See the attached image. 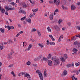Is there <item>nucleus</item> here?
I'll list each match as a JSON object with an SVG mask.
<instances>
[{
  "label": "nucleus",
  "mask_w": 80,
  "mask_h": 80,
  "mask_svg": "<svg viewBox=\"0 0 80 80\" xmlns=\"http://www.w3.org/2000/svg\"><path fill=\"white\" fill-rule=\"evenodd\" d=\"M24 74V77H27L28 78H30L31 77H30V75H29V74H28L27 72H21V75H23Z\"/></svg>",
  "instance_id": "1"
},
{
  "label": "nucleus",
  "mask_w": 80,
  "mask_h": 80,
  "mask_svg": "<svg viewBox=\"0 0 80 80\" xmlns=\"http://www.w3.org/2000/svg\"><path fill=\"white\" fill-rule=\"evenodd\" d=\"M68 58V56H67V55L65 54L64 55V56L62 57L61 58V61L62 62L64 63V62H65V59L67 58Z\"/></svg>",
  "instance_id": "2"
},
{
  "label": "nucleus",
  "mask_w": 80,
  "mask_h": 80,
  "mask_svg": "<svg viewBox=\"0 0 80 80\" xmlns=\"http://www.w3.org/2000/svg\"><path fill=\"white\" fill-rule=\"evenodd\" d=\"M54 65H58L60 64V61L58 58H57L56 60L54 61Z\"/></svg>",
  "instance_id": "3"
},
{
  "label": "nucleus",
  "mask_w": 80,
  "mask_h": 80,
  "mask_svg": "<svg viewBox=\"0 0 80 80\" xmlns=\"http://www.w3.org/2000/svg\"><path fill=\"white\" fill-rule=\"evenodd\" d=\"M53 2L57 5H58L60 4V0H54Z\"/></svg>",
  "instance_id": "4"
},
{
  "label": "nucleus",
  "mask_w": 80,
  "mask_h": 80,
  "mask_svg": "<svg viewBox=\"0 0 80 80\" xmlns=\"http://www.w3.org/2000/svg\"><path fill=\"white\" fill-rule=\"evenodd\" d=\"M5 9L6 10H15V8H8L7 6H6L5 7Z\"/></svg>",
  "instance_id": "5"
},
{
  "label": "nucleus",
  "mask_w": 80,
  "mask_h": 80,
  "mask_svg": "<svg viewBox=\"0 0 80 80\" xmlns=\"http://www.w3.org/2000/svg\"><path fill=\"white\" fill-rule=\"evenodd\" d=\"M48 65L50 67L52 66V64H53V62L50 60H49L48 61Z\"/></svg>",
  "instance_id": "6"
},
{
  "label": "nucleus",
  "mask_w": 80,
  "mask_h": 80,
  "mask_svg": "<svg viewBox=\"0 0 80 80\" xmlns=\"http://www.w3.org/2000/svg\"><path fill=\"white\" fill-rule=\"evenodd\" d=\"M38 75L41 80H43V75L42 73L41 72L39 73Z\"/></svg>",
  "instance_id": "7"
},
{
  "label": "nucleus",
  "mask_w": 80,
  "mask_h": 80,
  "mask_svg": "<svg viewBox=\"0 0 80 80\" xmlns=\"http://www.w3.org/2000/svg\"><path fill=\"white\" fill-rule=\"evenodd\" d=\"M47 45H55V42H49L48 40L47 41Z\"/></svg>",
  "instance_id": "8"
},
{
  "label": "nucleus",
  "mask_w": 80,
  "mask_h": 80,
  "mask_svg": "<svg viewBox=\"0 0 80 80\" xmlns=\"http://www.w3.org/2000/svg\"><path fill=\"white\" fill-rule=\"evenodd\" d=\"M54 28L55 29V30L56 31H57V32H58V31H60V28L58 27L57 26H55L54 27Z\"/></svg>",
  "instance_id": "9"
},
{
  "label": "nucleus",
  "mask_w": 80,
  "mask_h": 80,
  "mask_svg": "<svg viewBox=\"0 0 80 80\" xmlns=\"http://www.w3.org/2000/svg\"><path fill=\"white\" fill-rule=\"evenodd\" d=\"M71 10H75V9L76 8V7L75 6V5L72 4L71 5Z\"/></svg>",
  "instance_id": "10"
},
{
  "label": "nucleus",
  "mask_w": 80,
  "mask_h": 80,
  "mask_svg": "<svg viewBox=\"0 0 80 80\" xmlns=\"http://www.w3.org/2000/svg\"><path fill=\"white\" fill-rule=\"evenodd\" d=\"M32 44H30L28 46V48L25 49V51L27 52L28 50H30V48H32Z\"/></svg>",
  "instance_id": "11"
},
{
  "label": "nucleus",
  "mask_w": 80,
  "mask_h": 80,
  "mask_svg": "<svg viewBox=\"0 0 80 80\" xmlns=\"http://www.w3.org/2000/svg\"><path fill=\"white\" fill-rule=\"evenodd\" d=\"M49 18L50 20H52L53 19V15L51 14L49 16Z\"/></svg>",
  "instance_id": "12"
},
{
  "label": "nucleus",
  "mask_w": 80,
  "mask_h": 80,
  "mask_svg": "<svg viewBox=\"0 0 80 80\" xmlns=\"http://www.w3.org/2000/svg\"><path fill=\"white\" fill-rule=\"evenodd\" d=\"M8 58H10V59H11L13 58L12 57V53H10L8 54Z\"/></svg>",
  "instance_id": "13"
},
{
  "label": "nucleus",
  "mask_w": 80,
  "mask_h": 80,
  "mask_svg": "<svg viewBox=\"0 0 80 80\" xmlns=\"http://www.w3.org/2000/svg\"><path fill=\"white\" fill-rule=\"evenodd\" d=\"M19 12L20 13H22L23 14H25L26 12H25L23 10H21L19 11Z\"/></svg>",
  "instance_id": "14"
},
{
  "label": "nucleus",
  "mask_w": 80,
  "mask_h": 80,
  "mask_svg": "<svg viewBox=\"0 0 80 80\" xmlns=\"http://www.w3.org/2000/svg\"><path fill=\"white\" fill-rule=\"evenodd\" d=\"M37 32L38 33V35L39 37H41V32H40L38 30H37Z\"/></svg>",
  "instance_id": "15"
},
{
  "label": "nucleus",
  "mask_w": 80,
  "mask_h": 80,
  "mask_svg": "<svg viewBox=\"0 0 80 80\" xmlns=\"http://www.w3.org/2000/svg\"><path fill=\"white\" fill-rule=\"evenodd\" d=\"M63 75H67V72L66 70H64L63 74Z\"/></svg>",
  "instance_id": "16"
},
{
  "label": "nucleus",
  "mask_w": 80,
  "mask_h": 80,
  "mask_svg": "<svg viewBox=\"0 0 80 80\" xmlns=\"http://www.w3.org/2000/svg\"><path fill=\"white\" fill-rule=\"evenodd\" d=\"M11 4H12V5L14 6V7H16L17 6V4H16L15 3H14L13 2H11Z\"/></svg>",
  "instance_id": "17"
},
{
  "label": "nucleus",
  "mask_w": 80,
  "mask_h": 80,
  "mask_svg": "<svg viewBox=\"0 0 80 80\" xmlns=\"http://www.w3.org/2000/svg\"><path fill=\"white\" fill-rule=\"evenodd\" d=\"M42 60L43 61H45V62L48 61L47 58L44 57L42 58Z\"/></svg>",
  "instance_id": "18"
},
{
  "label": "nucleus",
  "mask_w": 80,
  "mask_h": 80,
  "mask_svg": "<svg viewBox=\"0 0 80 80\" xmlns=\"http://www.w3.org/2000/svg\"><path fill=\"white\" fill-rule=\"evenodd\" d=\"M44 76L45 77H47V72L45 71L44 72Z\"/></svg>",
  "instance_id": "19"
},
{
  "label": "nucleus",
  "mask_w": 80,
  "mask_h": 80,
  "mask_svg": "<svg viewBox=\"0 0 80 80\" xmlns=\"http://www.w3.org/2000/svg\"><path fill=\"white\" fill-rule=\"evenodd\" d=\"M72 80H74V79L75 80H77V78H75L74 75H73L72 77Z\"/></svg>",
  "instance_id": "20"
},
{
  "label": "nucleus",
  "mask_w": 80,
  "mask_h": 80,
  "mask_svg": "<svg viewBox=\"0 0 80 80\" xmlns=\"http://www.w3.org/2000/svg\"><path fill=\"white\" fill-rule=\"evenodd\" d=\"M8 44H10V43H13V41L11 39H10L9 40V41L8 42Z\"/></svg>",
  "instance_id": "21"
},
{
  "label": "nucleus",
  "mask_w": 80,
  "mask_h": 80,
  "mask_svg": "<svg viewBox=\"0 0 80 80\" xmlns=\"http://www.w3.org/2000/svg\"><path fill=\"white\" fill-rule=\"evenodd\" d=\"M62 8H63V9L64 10H68V8H67L66 7H65L63 5H62Z\"/></svg>",
  "instance_id": "22"
},
{
  "label": "nucleus",
  "mask_w": 80,
  "mask_h": 80,
  "mask_svg": "<svg viewBox=\"0 0 80 80\" xmlns=\"http://www.w3.org/2000/svg\"><path fill=\"white\" fill-rule=\"evenodd\" d=\"M78 51V50L75 48H73L72 50V52H77Z\"/></svg>",
  "instance_id": "23"
},
{
  "label": "nucleus",
  "mask_w": 80,
  "mask_h": 80,
  "mask_svg": "<svg viewBox=\"0 0 80 80\" xmlns=\"http://www.w3.org/2000/svg\"><path fill=\"white\" fill-rule=\"evenodd\" d=\"M30 2V3H31L32 4V5L33 6V5H35V3H34V2L33 1H31V0H29Z\"/></svg>",
  "instance_id": "24"
},
{
  "label": "nucleus",
  "mask_w": 80,
  "mask_h": 80,
  "mask_svg": "<svg viewBox=\"0 0 80 80\" xmlns=\"http://www.w3.org/2000/svg\"><path fill=\"white\" fill-rule=\"evenodd\" d=\"M52 60L55 61V60H57V58L56 57H52Z\"/></svg>",
  "instance_id": "25"
},
{
  "label": "nucleus",
  "mask_w": 80,
  "mask_h": 80,
  "mask_svg": "<svg viewBox=\"0 0 80 80\" xmlns=\"http://www.w3.org/2000/svg\"><path fill=\"white\" fill-rule=\"evenodd\" d=\"M26 21L27 22H28V23H31V19H27Z\"/></svg>",
  "instance_id": "26"
},
{
  "label": "nucleus",
  "mask_w": 80,
  "mask_h": 80,
  "mask_svg": "<svg viewBox=\"0 0 80 80\" xmlns=\"http://www.w3.org/2000/svg\"><path fill=\"white\" fill-rule=\"evenodd\" d=\"M0 30L2 33H4V32H5V30L2 29V28H1L0 29Z\"/></svg>",
  "instance_id": "27"
},
{
  "label": "nucleus",
  "mask_w": 80,
  "mask_h": 80,
  "mask_svg": "<svg viewBox=\"0 0 80 80\" xmlns=\"http://www.w3.org/2000/svg\"><path fill=\"white\" fill-rule=\"evenodd\" d=\"M11 74L13 75L14 77H16V76L15 75V74H14V72H13V71L12 72Z\"/></svg>",
  "instance_id": "28"
},
{
  "label": "nucleus",
  "mask_w": 80,
  "mask_h": 80,
  "mask_svg": "<svg viewBox=\"0 0 80 80\" xmlns=\"http://www.w3.org/2000/svg\"><path fill=\"white\" fill-rule=\"evenodd\" d=\"M77 38L76 37V36H75L73 38H71L72 40H76Z\"/></svg>",
  "instance_id": "29"
},
{
  "label": "nucleus",
  "mask_w": 80,
  "mask_h": 80,
  "mask_svg": "<svg viewBox=\"0 0 80 80\" xmlns=\"http://www.w3.org/2000/svg\"><path fill=\"white\" fill-rule=\"evenodd\" d=\"M32 66L33 67H34V68H36V67H37V64H32Z\"/></svg>",
  "instance_id": "30"
},
{
  "label": "nucleus",
  "mask_w": 80,
  "mask_h": 80,
  "mask_svg": "<svg viewBox=\"0 0 80 80\" xmlns=\"http://www.w3.org/2000/svg\"><path fill=\"white\" fill-rule=\"evenodd\" d=\"M1 11L2 13H5V9H2L1 10Z\"/></svg>",
  "instance_id": "31"
},
{
  "label": "nucleus",
  "mask_w": 80,
  "mask_h": 80,
  "mask_svg": "<svg viewBox=\"0 0 80 80\" xmlns=\"http://www.w3.org/2000/svg\"><path fill=\"white\" fill-rule=\"evenodd\" d=\"M52 57V55L50 54H49L48 55V56L47 58L48 59H49V58H51V57Z\"/></svg>",
  "instance_id": "32"
},
{
  "label": "nucleus",
  "mask_w": 80,
  "mask_h": 80,
  "mask_svg": "<svg viewBox=\"0 0 80 80\" xmlns=\"http://www.w3.org/2000/svg\"><path fill=\"white\" fill-rule=\"evenodd\" d=\"M47 29L48 32H51L52 31L51 30V29H50V27L48 26L47 28Z\"/></svg>",
  "instance_id": "33"
},
{
  "label": "nucleus",
  "mask_w": 80,
  "mask_h": 80,
  "mask_svg": "<svg viewBox=\"0 0 80 80\" xmlns=\"http://www.w3.org/2000/svg\"><path fill=\"white\" fill-rule=\"evenodd\" d=\"M31 63V62H30L28 61L26 63V65H30Z\"/></svg>",
  "instance_id": "34"
},
{
  "label": "nucleus",
  "mask_w": 80,
  "mask_h": 80,
  "mask_svg": "<svg viewBox=\"0 0 80 80\" xmlns=\"http://www.w3.org/2000/svg\"><path fill=\"white\" fill-rule=\"evenodd\" d=\"M22 7L23 8H26L27 7V5L25 4H22Z\"/></svg>",
  "instance_id": "35"
},
{
  "label": "nucleus",
  "mask_w": 80,
  "mask_h": 80,
  "mask_svg": "<svg viewBox=\"0 0 80 80\" xmlns=\"http://www.w3.org/2000/svg\"><path fill=\"white\" fill-rule=\"evenodd\" d=\"M3 44H2V46H0V50H3Z\"/></svg>",
  "instance_id": "36"
},
{
  "label": "nucleus",
  "mask_w": 80,
  "mask_h": 80,
  "mask_svg": "<svg viewBox=\"0 0 80 80\" xmlns=\"http://www.w3.org/2000/svg\"><path fill=\"white\" fill-rule=\"evenodd\" d=\"M37 11H38V9H33L32 10V12H37Z\"/></svg>",
  "instance_id": "37"
},
{
  "label": "nucleus",
  "mask_w": 80,
  "mask_h": 80,
  "mask_svg": "<svg viewBox=\"0 0 80 80\" xmlns=\"http://www.w3.org/2000/svg\"><path fill=\"white\" fill-rule=\"evenodd\" d=\"M71 66H72V64H68L67 65V68H69V67H71Z\"/></svg>",
  "instance_id": "38"
},
{
  "label": "nucleus",
  "mask_w": 80,
  "mask_h": 80,
  "mask_svg": "<svg viewBox=\"0 0 80 80\" xmlns=\"http://www.w3.org/2000/svg\"><path fill=\"white\" fill-rule=\"evenodd\" d=\"M27 17L25 16L24 17H23L21 19V20H24L25 18H26Z\"/></svg>",
  "instance_id": "39"
},
{
  "label": "nucleus",
  "mask_w": 80,
  "mask_h": 80,
  "mask_svg": "<svg viewBox=\"0 0 80 80\" xmlns=\"http://www.w3.org/2000/svg\"><path fill=\"white\" fill-rule=\"evenodd\" d=\"M61 22H62V20L60 19L58 22V23H59V24H60Z\"/></svg>",
  "instance_id": "40"
},
{
  "label": "nucleus",
  "mask_w": 80,
  "mask_h": 80,
  "mask_svg": "<svg viewBox=\"0 0 80 80\" xmlns=\"http://www.w3.org/2000/svg\"><path fill=\"white\" fill-rule=\"evenodd\" d=\"M13 64H11L8 66V67H9L10 68H12V67H13Z\"/></svg>",
  "instance_id": "41"
},
{
  "label": "nucleus",
  "mask_w": 80,
  "mask_h": 80,
  "mask_svg": "<svg viewBox=\"0 0 80 80\" xmlns=\"http://www.w3.org/2000/svg\"><path fill=\"white\" fill-rule=\"evenodd\" d=\"M75 65L76 67H78L79 65V62H78L77 63H75Z\"/></svg>",
  "instance_id": "42"
},
{
  "label": "nucleus",
  "mask_w": 80,
  "mask_h": 80,
  "mask_svg": "<svg viewBox=\"0 0 80 80\" xmlns=\"http://www.w3.org/2000/svg\"><path fill=\"white\" fill-rule=\"evenodd\" d=\"M38 45L39 46H40V47L41 48H42L43 47V46L41 44H40V43H39Z\"/></svg>",
  "instance_id": "43"
},
{
  "label": "nucleus",
  "mask_w": 80,
  "mask_h": 80,
  "mask_svg": "<svg viewBox=\"0 0 80 80\" xmlns=\"http://www.w3.org/2000/svg\"><path fill=\"white\" fill-rule=\"evenodd\" d=\"M49 3H50V4H53V1L51 0L49 1Z\"/></svg>",
  "instance_id": "44"
},
{
  "label": "nucleus",
  "mask_w": 80,
  "mask_h": 80,
  "mask_svg": "<svg viewBox=\"0 0 80 80\" xmlns=\"http://www.w3.org/2000/svg\"><path fill=\"white\" fill-rule=\"evenodd\" d=\"M8 29L9 30H10V29H11V26H9L8 25Z\"/></svg>",
  "instance_id": "45"
},
{
  "label": "nucleus",
  "mask_w": 80,
  "mask_h": 80,
  "mask_svg": "<svg viewBox=\"0 0 80 80\" xmlns=\"http://www.w3.org/2000/svg\"><path fill=\"white\" fill-rule=\"evenodd\" d=\"M68 25L70 27V25H71V23L70 22H68L67 23Z\"/></svg>",
  "instance_id": "46"
},
{
  "label": "nucleus",
  "mask_w": 80,
  "mask_h": 80,
  "mask_svg": "<svg viewBox=\"0 0 80 80\" xmlns=\"http://www.w3.org/2000/svg\"><path fill=\"white\" fill-rule=\"evenodd\" d=\"M36 73H38V74H39V73H41V72H39V70H37L36 71Z\"/></svg>",
  "instance_id": "47"
},
{
  "label": "nucleus",
  "mask_w": 80,
  "mask_h": 80,
  "mask_svg": "<svg viewBox=\"0 0 80 80\" xmlns=\"http://www.w3.org/2000/svg\"><path fill=\"white\" fill-rule=\"evenodd\" d=\"M77 43H78V42L76 41L74 43V44L75 45H77Z\"/></svg>",
  "instance_id": "48"
},
{
  "label": "nucleus",
  "mask_w": 80,
  "mask_h": 80,
  "mask_svg": "<svg viewBox=\"0 0 80 80\" xmlns=\"http://www.w3.org/2000/svg\"><path fill=\"white\" fill-rule=\"evenodd\" d=\"M32 32H36V29L35 28H33L32 29Z\"/></svg>",
  "instance_id": "49"
},
{
  "label": "nucleus",
  "mask_w": 80,
  "mask_h": 80,
  "mask_svg": "<svg viewBox=\"0 0 80 80\" xmlns=\"http://www.w3.org/2000/svg\"><path fill=\"white\" fill-rule=\"evenodd\" d=\"M18 33H19V35H20V34H22V33H23V31H21L20 32Z\"/></svg>",
  "instance_id": "50"
},
{
  "label": "nucleus",
  "mask_w": 80,
  "mask_h": 80,
  "mask_svg": "<svg viewBox=\"0 0 80 80\" xmlns=\"http://www.w3.org/2000/svg\"><path fill=\"white\" fill-rule=\"evenodd\" d=\"M72 55H76L77 54V52H74L72 53Z\"/></svg>",
  "instance_id": "51"
},
{
  "label": "nucleus",
  "mask_w": 80,
  "mask_h": 80,
  "mask_svg": "<svg viewBox=\"0 0 80 80\" xmlns=\"http://www.w3.org/2000/svg\"><path fill=\"white\" fill-rule=\"evenodd\" d=\"M49 37L50 38H52L53 37V36H52V35H49Z\"/></svg>",
  "instance_id": "52"
},
{
  "label": "nucleus",
  "mask_w": 80,
  "mask_h": 80,
  "mask_svg": "<svg viewBox=\"0 0 80 80\" xmlns=\"http://www.w3.org/2000/svg\"><path fill=\"white\" fill-rule=\"evenodd\" d=\"M5 14L6 15H8V13L7 12V11H6V12L5 13Z\"/></svg>",
  "instance_id": "53"
},
{
  "label": "nucleus",
  "mask_w": 80,
  "mask_h": 80,
  "mask_svg": "<svg viewBox=\"0 0 80 80\" xmlns=\"http://www.w3.org/2000/svg\"><path fill=\"white\" fill-rule=\"evenodd\" d=\"M51 39L53 41H55V38H54L53 37Z\"/></svg>",
  "instance_id": "54"
},
{
  "label": "nucleus",
  "mask_w": 80,
  "mask_h": 80,
  "mask_svg": "<svg viewBox=\"0 0 80 80\" xmlns=\"http://www.w3.org/2000/svg\"><path fill=\"white\" fill-rule=\"evenodd\" d=\"M71 67H74V63H72Z\"/></svg>",
  "instance_id": "55"
},
{
  "label": "nucleus",
  "mask_w": 80,
  "mask_h": 80,
  "mask_svg": "<svg viewBox=\"0 0 80 80\" xmlns=\"http://www.w3.org/2000/svg\"><path fill=\"white\" fill-rule=\"evenodd\" d=\"M33 15L32 14H30V18H32V17H33Z\"/></svg>",
  "instance_id": "56"
},
{
  "label": "nucleus",
  "mask_w": 80,
  "mask_h": 80,
  "mask_svg": "<svg viewBox=\"0 0 80 80\" xmlns=\"http://www.w3.org/2000/svg\"><path fill=\"white\" fill-rule=\"evenodd\" d=\"M55 12H56V13H57V12H58V9H56L55 10Z\"/></svg>",
  "instance_id": "57"
},
{
  "label": "nucleus",
  "mask_w": 80,
  "mask_h": 80,
  "mask_svg": "<svg viewBox=\"0 0 80 80\" xmlns=\"http://www.w3.org/2000/svg\"><path fill=\"white\" fill-rule=\"evenodd\" d=\"M61 39H60V38H59V39H58V41L59 42H61Z\"/></svg>",
  "instance_id": "58"
},
{
  "label": "nucleus",
  "mask_w": 80,
  "mask_h": 80,
  "mask_svg": "<svg viewBox=\"0 0 80 80\" xmlns=\"http://www.w3.org/2000/svg\"><path fill=\"white\" fill-rule=\"evenodd\" d=\"M20 0H16V3H19V1Z\"/></svg>",
  "instance_id": "59"
},
{
  "label": "nucleus",
  "mask_w": 80,
  "mask_h": 80,
  "mask_svg": "<svg viewBox=\"0 0 80 80\" xmlns=\"http://www.w3.org/2000/svg\"><path fill=\"white\" fill-rule=\"evenodd\" d=\"M7 43H8V42H4V45H6V44H7Z\"/></svg>",
  "instance_id": "60"
},
{
  "label": "nucleus",
  "mask_w": 80,
  "mask_h": 80,
  "mask_svg": "<svg viewBox=\"0 0 80 80\" xmlns=\"http://www.w3.org/2000/svg\"><path fill=\"white\" fill-rule=\"evenodd\" d=\"M14 28V27L13 26H11V29H13Z\"/></svg>",
  "instance_id": "61"
},
{
  "label": "nucleus",
  "mask_w": 80,
  "mask_h": 80,
  "mask_svg": "<svg viewBox=\"0 0 80 80\" xmlns=\"http://www.w3.org/2000/svg\"><path fill=\"white\" fill-rule=\"evenodd\" d=\"M79 73V72H76V75H78V74Z\"/></svg>",
  "instance_id": "62"
},
{
  "label": "nucleus",
  "mask_w": 80,
  "mask_h": 80,
  "mask_svg": "<svg viewBox=\"0 0 80 80\" xmlns=\"http://www.w3.org/2000/svg\"><path fill=\"white\" fill-rule=\"evenodd\" d=\"M59 38H60V39L62 38H63V36H61Z\"/></svg>",
  "instance_id": "63"
},
{
  "label": "nucleus",
  "mask_w": 80,
  "mask_h": 80,
  "mask_svg": "<svg viewBox=\"0 0 80 80\" xmlns=\"http://www.w3.org/2000/svg\"><path fill=\"white\" fill-rule=\"evenodd\" d=\"M77 28H78V30H80V26L78 27H77Z\"/></svg>",
  "instance_id": "64"
}]
</instances>
